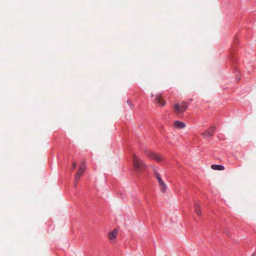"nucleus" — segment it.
Wrapping results in <instances>:
<instances>
[{
  "mask_svg": "<svg viewBox=\"0 0 256 256\" xmlns=\"http://www.w3.org/2000/svg\"><path fill=\"white\" fill-rule=\"evenodd\" d=\"M132 160L134 170L137 174L140 173L145 170L146 165L136 154L134 155Z\"/></svg>",
  "mask_w": 256,
  "mask_h": 256,
  "instance_id": "f257e3e1",
  "label": "nucleus"
},
{
  "mask_svg": "<svg viewBox=\"0 0 256 256\" xmlns=\"http://www.w3.org/2000/svg\"><path fill=\"white\" fill-rule=\"evenodd\" d=\"M188 108V104L185 102H182L180 105L175 104L174 106V110L177 114H180L186 111Z\"/></svg>",
  "mask_w": 256,
  "mask_h": 256,
  "instance_id": "f03ea898",
  "label": "nucleus"
},
{
  "mask_svg": "<svg viewBox=\"0 0 256 256\" xmlns=\"http://www.w3.org/2000/svg\"><path fill=\"white\" fill-rule=\"evenodd\" d=\"M86 168V163L84 162H82L76 174L74 184L76 186L78 183L80 178L84 172Z\"/></svg>",
  "mask_w": 256,
  "mask_h": 256,
  "instance_id": "7ed1b4c3",
  "label": "nucleus"
},
{
  "mask_svg": "<svg viewBox=\"0 0 256 256\" xmlns=\"http://www.w3.org/2000/svg\"><path fill=\"white\" fill-rule=\"evenodd\" d=\"M214 130H215V127L212 126V127L210 128H208L204 132L202 133V136L205 138L211 137L213 135Z\"/></svg>",
  "mask_w": 256,
  "mask_h": 256,
  "instance_id": "20e7f679",
  "label": "nucleus"
},
{
  "mask_svg": "<svg viewBox=\"0 0 256 256\" xmlns=\"http://www.w3.org/2000/svg\"><path fill=\"white\" fill-rule=\"evenodd\" d=\"M148 157L153 160H154L156 162H160L162 160V158L157 155L156 153L150 152L148 154Z\"/></svg>",
  "mask_w": 256,
  "mask_h": 256,
  "instance_id": "39448f33",
  "label": "nucleus"
},
{
  "mask_svg": "<svg viewBox=\"0 0 256 256\" xmlns=\"http://www.w3.org/2000/svg\"><path fill=\"white\" fill-rule=\"evenodd\" d=\"M154 102L162 106H164L166 104L165 102L162 99V94H157L154 98Z\"/></svg>",
  "mask_w": 256,
  "mask_h": 256,
  "instance_id": "423d86ee",
  "label": "nucleus"
},
{
  "mask_svg": "<svg viewBox=\"0 0 256 256\" xmlns=\"http://www.w3.org/2000/svg\"><path fill=\"white\" fill-rule=\"evenodd\" d=\"M156 178L157 179V180L159 183V184L162 187V191L163 192H165L166 190V188H167L166 185L164 182L162 180V179L160 176H158Z\"/></svg>",
  "mask_w": 256,
  "mask_h": 256,
  "instance_id": "0eeeda50",
  "label": "nucleus"
},
{
  "mask_svg": "<svg viewBox=\"0 0 256 256\" xmlns=\"http://www.w3.org/2000/svg\"><path fill=\"white\" fill-rule=\"evenodd\" d=\"M174 124L175 128L180 129H182L186 127L185 124L184 122L180 120L175 121L174 123Z\"/></svg>",
  "mask_w": 256,
  "mask_h": 256,
  "instance_id": "6e6552de",
  "label": "nucleus"
},
{
  "mask_svg": "<svg viewBox=\"0 0 256 256\" xmlns=\"http://www.w3.org/2000/svg\"><path fill=\"white\" fill-rule=\"evenodd\" d=\"M211 168L214 170H222L224 169V166L222 165L214 164L211 166Z\"/></svg>",
  "mask_w": 256,
  "mask_h": 256,
  "instance_id": "1a4fd4ad",
  "label": "nucleus"
},
{
  "mask_svg": "<svg viewBox=\"0 0 256 256\" xmlns=\"http://www.w3.org/2000/svg\"><path fill=\"white\" fill-rule=\"evenodd\" d=\"M117 236V231L116 230H113L109 234L108 238L110 240H112L116 238Z\"/></svg>",
  "mask_w": 256,
  "mask_h": 256,
  "instance_id": "9d476101",
  "label": "nucleus"
},
{
  "mask_svg": "<svg viewBox=\"0 0 256 256\" xmlns=\"http://www.w3.org/2000/svg\"><path fill=\"white\" fill-rule=\"evenodd\" d=\"M194 208H195L196 212L198 216H201L202 212L200 210V205L198 204H196L195 206H194Z\"/></svg>",
  "mask_w": 256,
  "mask_h": 256,
  "instance_id": "9b49d317",
  "label": "nucleus"
},
{
  "mask_svg": "<svg viewBox=\"0 0 256 256\" xmlns=\"http://www.w3.org/2000/svg\"><path fill=\"white\" fill-rule=\"evenodd\" d=\"M127 103L128 104V106L131 108L133 109L134 108V105L130 100H128Z\"/></svg>",
  "mask_w": 256,
  "mask_h": 256,
  "instance_id": "f8f14e48",
  "label": "nucleus"
},
{
  "mask_svg": "<svg viewBox=\"0 0 256 256\" xmlns=\"http://www.w3.org/2000/svg\"><path fill=\"white\" fill-rule=\"evenodd\" d=\"M77 166V164L76 162H74L72 164V170H74Z\"/></svg>",
  "mask_w": 256,
  "mask_h": 256,
  "instance_id": "ddd939ff",
  "label": "nucleus"
},
{
  "mask_svg": "<svg viewBox=\"0 0 256 256\" xmlns=\"http://www.w3.org/2000/svg\"><path fill=\"white\" fill-rule=\"evenodd\" d=\"M154 175L156 176V178H158V176H160V174L159 173H158L156 170H154Z\"/></svg>",
  "mask_w": 256,
  "mask_h": 256,
  "instance_id": "4468645a",
  "label": "nucleus"
},
{
  "mask_svg": "<svg viewBox=\"0 0 256 256\" xmlns=\"http://www.w3.org/2000/svg\"><path fill=\"white\" fill-rule=\"evenodd\" d=\"M252 256H256V252H254V253L252 254Z\"/></svg>",
  "mask_w": 256,
  "mask_h": 256,
  "instance_id": "2eb2a0df",
  "label": "nucleus"
},
{
  "mask_svg": "<svg viewBox=\"0 0 256 256\" xmlns=\"http://www.w3.org/2000/svg\"><path fill=\"white\" fill-rule=\"evenodd\" d=\"M151 96H154V94H151Z\"/></svg>",
  "mask_w": 256,
  "mask_h": 256,
  "instance_id": "dca6fc26",
  "label": "nucleus"
}]
</instances>
